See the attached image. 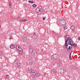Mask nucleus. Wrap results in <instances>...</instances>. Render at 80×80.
Masks as SVG:
<instances>
[{
	"instance_id": "aec40b11",
	"label": "nucleus",
	"mask_w": 80,
	"mask_h": 80,
	"mask_svg": "<svg viewBox=\"0 0 80 80\" xmlns=\"http://www.w3.org/2000/svg\"><path fill=\"white\" fill-rule=\"evenodd\" d=\"M66 48V49H67V50H70V49H71V48H70V46H69L68 48Z\"/></svg>"
},
{
	"instance_id": "ddd939ff",
	"label": "nucleus",
	"mask_w": 80,
	"mask_h": 80,
	"mask_svg": "<svg viewBox=\"0 0 80 80\" xmlns=\"http://www.w3.org/2000/svg\"><path fill=\"white\" fill-rule=\"evenodd\" d=\"M33 59H31L29 60V64L30 65H32V64H33Z\"/></svg>"
},
{
	"instance_id": "7c9ffc66",
	"label": "nucleus",
	"mask_w": 80,
	"mask_h": 80,
	"mask_svg": "<svg viewBox=\"0 0 80 80\" xmlns=\"http://www.w3.org/2000/svg\"><path fill=\"white\" fill-rule=\"evenodd\" d=\"M72 46H71V47L70 46V48H72Z\"/></svg>"
},
{
	"instance_id": "72a5a7b5",
	"label": "nucleus",
	"mask_w": 80,
	"mask_h": 80,
	"mask_svg": "<svg viewBox=\"0 0 80 80\" xmlns=\"http://www.w3.org/2000/svg\"><path fill=\"white\" fill-rule=\"evenodd\" d=\"M17 0V1H20V0Z\"/></svg>"
},
{
	"instance_id": "39448f33",
	"label": "nucleus",
	"mask_w": 80,
	"mask_h": 80,
	"mask_svg": "<svg viewBox=\"0 0 80 80\" xmlns=\"http://www.w3.org/2000/svg\"><path fill=\"white\" fill-rule=\"evenodd\" d=\"M41 9H42V7H39L36 10V12H37L39 14H41L42 13V12H41Z\"/></svg>"
},
{
	"instance_id": "dca6fc26",
	"label": "nucleus",
	"mask_w": 80,
	"mask_h": 80,
	"mask_svg": "<svg viewBox=\"0 0 80 80\" xmlns=\"http://www.w3.org/2000/svg\"><path fill=\"white\" fill-rule=\"evenodd\" d=\"M20 22H27V19H22L20 20Z\"/></svg>"
},
{
	"instance_id": "6e6552de",
	"label": "nucleus",
	"mask_w": 80,
	"mask_h": 80,
	"mask_svg": "<svg viewBox=\"0 0 80 80\" xmlns=\"http://www.w3.org/2000/svg\"><path fill=\"white\" fill-rule=\"evenodd\" d=\"M52 58L54 60H57V59H58V55L57 54H53L52 56Z\"/></svg>"
},
{
	"instance_id": "9d476101",
	"label": "nucleus",
	"mask_w": 80,
	"mask_h": 80,
	"mask_svg": "<svg viewBox=\"0 0 80 80\" xmlns=\"http://www.w3.org/2000/svg\"><path fill=\"white\" fill-rule=\"evenodd\" d=\"M37 35H36L35 33H34L33 36L32 37V38H33V39H37Z\"/></svg>"
},
{
	"instance_id": "cd10ccee",
	"label": "nucleus",
	"mask_w": 80,
	"mask_h": 80,
	"mask_svg": "<svg viewBox=\"0 0 80 80\" xmlns=\"http://www.w3.org/2000/svg\"><path fill=\"white\" fill-rule=\"evenodd\" d=\"M45 18H42V20H45Z\"/></svg>"
},
{
	"instance_id": "4468645a",
	"label": "nucleus",
	"mask_w": 80,
	"mask_h": 80,
	"mask_svg": "<svg viewBox=\"0 0 80 80\" xmlns=\"http://www.w3.org/2000/svg\"><path fill=\"white\" fill-rule=\"evenodd\" d=\"M23 41L24 42H26L27 41V38H23Z\"/></svg>"
},
{
	"instance_id": "f8f14e48",
	"label": "nucleus",
	"mask_w": 80,
	"mask_h": 80,
	"mask_svg": "<svg viewBox=\"0 0 80 80\" xmlns=\"http://www.w3.org/2000/svg\"><path fill=\"white\" fill-rule=\"evenodd\" d=\"M59 73L62 74V73H63L64 72V70L62 69H60L59 70Z\"/></svg>"
},
{
	"instance_id": "20e7f679",
	"label": "nucleus",
	"mask_w": 80,
	"mask_h": 80,
	"mask_svg": "<svg viewBox=\"0 0 80 80\" xmlns=\"http://www.w3.org/2000/svg\"><path fill=\"white\" fill-rule=\"evenodd\" d=\"M59 22L60 26H63L65 25V20L63 19H60Z\"/></svg>"
},
{
	"instance_id": "c85d7f7f",
	"label": "nucleus",
	"mask_w": 80,
	"mask_h": 80,
	"mask_svg": "<svg viewBox=\"0 0 80 80\" xmlns=\"http://www.w3.org/2000/svg\"><path fill=\"white\" fill-rule=\"evenodd\" d=\"M20 18V16H18L17 17V18Z\"/></svg>"
},
{
	"instance_id": "a878e982",
	"label": "nucleus",
	"mask_w": 80,
	"mask_h": 80,
	"mask_svg": "<svg viewBox=\"0 0 80 80\" xmlns=\"http://www.w3.org/2000/svg\"><path fill=\"white\" fill-rule=\"evenodd\" d=\"M78 40H80V36H79L78 37Z\"/></svg>"
},
{
	"instance_id": "473e14b6",
	"label": "nucleus",
	"mask_w": 80,
	"mask_h": 80,
	"mask_svg": "<svg viewBox=\"0 0 80 80\" xmlns=\"http://www.w3.org/2000/svg\"><path fill=\"white\" fill-rule=\"evenodd\" d=\"M0 55H2V53H0Z\"/></svg>"
},
{
	"instance_id": "4be33fe9",
	"label": "nucleus",
	"mask_w": 80,
	"mask_h": 80,
	"mask_svg": "<svg viewBox=\"0 0 80 80\" xmlns=\"http://www.w3.org/2000/svg\"><path fill=\"white\" fill-rule=\"evenodd\" d=\"M28 2L31 3H33V1H28Z\"/></svg>"
},
{
	"instance_id": "9b49d317",
	"label": "nucleus",
	"mask_w": 80,
	"mask_h": 80,
	"mask_svg": "<svg viewBox=\"0 0 80 80\" xmlns=\"http://www.w3.org/2000/svg\"><path fill=\"white\" fill-rule=\"evenodd\" d=\"M71 42H70V43H69V45H70L71 46H73L74 47H77V44L75 43L73 44L71 43Z\"/></svg>"
},
{
	"instance_id": "1a4fd4ad",
	"label": "nucleus",
	"mask_w": 80,
	"mask_h": 80,
	"mask_svg": "<svg viewBox=\"0 0 80 80\" xmlns=\"http://www.w3.org/2000/svg\"><path fill=\"white\" fill-rule=\"evenodd\" d=\"M69 43H68V40H66L65 41V46L66 48H67L68 47H69Z\"/></svg>"
},
{
	"instance_id": "f03ea898",
	"label": "nucleus",
	"mask_w": 80,
	"mask_h": 80,
	"mask_svg": "<svg viewBox=\"0 0 80 80\" xmlns=\"http://www.w3.org/2000/svg\"><path fill=\"white\" fill-rule=\"evenodd\" d=\"M29 72L33 75V76H40V73L35 72L32 70H29Z\"/></svg>"
},
{
	"instance_id": "b1692460",
	"label": "nucleus",
	"mask_w": 80,
	"mask_h": 80,
	"mask_svg": "<svg viewBox=\"0 0 80 80\" xmlns=\"http://www.w3.org/2000/svg\"><path fill=\"white\" fill-rule=\"evenodd\" d=\"M5 78L6 77V78H8V75H6L5 76Z\"/></svg>"
},
{
	"instance_id": "c9c22d12",
	"label": "nucleus",
	"mask_w": 80,
	"mask_h": 80,
	"mask_svg": "<svg viewBox=\"0 0 80 80\" xmlns=\"http://www.w3.org/2000/svg\"><path fill=\"white\" fill-rule=\"evenodd\" d=\"M80 55V54H78V55Z\"/></svg>"
},
{
	"instance_id": "0eeeda50",
	"label": "nucleus",
	"mask_w": 80,
	"mask_h": 80,
	"mask_svg": "<svg viewBox=\"0 0 80 80\" xmlns=\"http://www.w3.org/2000/svg\"><path fill=\"white\" fill-rule=\"evenodd\" d=\"M15 63L16 65H17V68H18L20 67V62H19V61L18 60H16Z\"/></svg>"
},
{
	"instance_id": "6ab92c4d",
	"label": "nucleus",
	"mask_w": 80,
	"mask_h": 80,
	"mask_svg": "<svg viewBox=\"0 0 80 80\" xmlns=\"http://www.w3.org/2000/svg\"><path fill=\"white\" fill-rule=\"evenodd\" d=\"M9 7L10 8H12V3H11L10 2H9Z\"/></svg>"
},
{
	"instance_id": "5701e85b",
	"label": "nucleus",
	"mask_w": 80,
	"mask_h": 80,
	"mask_svg": "<svg viewBox=\"0 0 80 80\" xmlns=\"http://www.w3.org/2000/svg\"><path fill=\"white\" fill-rule=\"evenodd\" d=\"M64 30H66L67 29V26H65L64 27Z\"/></svg>"
},
{
	"instance_id": "7ed1b4c3",
	"label": "nucleus",
	"mask_w": 80,
	"mask_h": 80,
	"mask_svg": "<svg viewBox=\"0 0 80 80\" xmlns=\"http://www.w3.org/2000/svg\"><path fill=\"white\" fill-rule=\"evenodd\" d=\"M70 37L68 35H67L66 36V38H65V40H67L68 42V43H70V42H72V43H73V42H72V39L71 38H69Z\"/></svg>"
},
{
	"instance_id": "2f4dec72",
	"label": "nucleus",
	"mask_w": 80,
	"mask_h": 80,
	"mask_svg": "<svg viewBox=\"0 0 80 80\" xmlns=\"http://www.w3.org/2000/svg\"><path fill=\"white\" fill-rule=\"evenodd\" d=\"M70 58L71 60H72V57H71V58Z\"/></svg>"
},
{
	"instance_id": "423d86ee",
	"label": "nucleus",
	"mask_w": 80,
	"mask_h": 80,
	"mask_svg": "<svg viewBox=\"0 0 80 80\" xmlns=\"http://www.w3.org/2000/svg\"><path fill=\"white\" fill-rule=\"evenodd\" d=\"M20 47L19 46H17L16 48L17 49H18H18H18L19 52V53L21 55H22L23 52V50H22V49L21 48H20Z\"/></svg>"
},
{
	"instance_id": "bb28decb",
	"label": "nucleus",
	"mask_w": 80,
	"mask_h": 80,
	"mask_svg": "<svg viewBox=\"0 0 80 80\" xmlns=\"http://www.w3.org/2000/svg\"><path fill=\"white\" fill-rule=\"evenodd\" d=\"M12 37H10L9 38V39H12Z\"/></svg>"
},
{
	"instance_id": "393cba45",
	"label": "nucleus",
	"mask_w": 80,
	"mask_h": 80,
	"mask_svg": "<svg viewBox=\"0 0 80 80\" xmlns=\"http://www.w3.org/2000/svg\"><path fill=\"white\" fill-rule=\"evenodd\" d=\"M72 57V55H71V53H70L69 54V58Z\"/></svg>"
},
{
	"instance_id": "a211bd4d",
	"label": "nucleus",
	"mask_w": 80,
	"mask_h": 80,
	"mask_svg": "<svg viewBox=\"0 0 80 80\" xmlns=\"http://www.w3.org/2000/svg\"><path fill=\"white\" fill-rule=\"evenodd\" d=\"M52 72L54 73H57V70L56 69H54L52 70Z\"/></svg>"
},
{
	"instance_id": "c756f323",
	"label": "nucleus",
	"mask_w": 80,
	"mask_h": 80,
	"mask_svg": "<svg viewBox=\"0 0 80 80\" xmlns=\"http://www.w3.org/2000/svg\"><path fill=\"white\" fill-rule=\"evenodd\" d=\"M53 66H55V63L53 64Z\"/></svg>"
},
{
	"instance_id": "f257e3e1",
	"label": "nucleus",
	"mask_w": 80,
	"mask_h": 80,
	"mask_svg": "<svg viewBox=\"0 0 80 80\" xmlns=\"http://www.w3.org/2000/svg\"><path fill=\"white\" fill-rule=\"evenodd\" d=\"M29 55H31V56H33V57L37 55V53L36 51L35 50H33L31 48L29 49Z\"/></svg>"
},
{
	"instance_id": "2eb2a0df",
	"label": "nucleus",
	"mask_w": 80,
	"mask_h": 80,
	"mask_svg": "<svg viewBox=\"0 0 80 80\" xmlns=\"http://www.w3.org/2000/svg\"><path fill=\"white\" fill-rule=\"evenodd\" d=\"M71 28L72 30L73 31L75 29V27L74 26H72L71 27Z\"/></svg>"
},
{
	"instance_id": "412c9836",
	"label": "nucleus",
	"mask_w": 80,
	"mask_h": 80,
	"mask_svg": "<svg viewBox=\"0 0 80 80\" xmlns=\"http://www.w3.org/2000/svg\"><path fill=\"white\" fill-rule=\"evenodd\" d=\"M32 7H33V8H35V7H37V5L35 4H33L32 5Z\"/></svg>"
},
{
	"instance_id": "f704fd0d",
	"label": "nucleus",
	"mask_w": 80,
	"mask_h": 80,
	"mask_svg": "<svg viewBox=\"0 0 80 80\" xmlns=\"http://www.w3.org/2000/svg\"><path fill=\"white\" fill-rule=\"evenodd\" d=\"M1 22V21H0V22Z\"/></svg>"
},
{
	"instance_id": "f3484780",
	"label": "nucleus",
	"mask_w": 80,
	"mask_h": 80,
	"mask_svg": "<svg viewBox=\"0 0 80 80\" xmlns=\"http://www.w3.org/2000/svg\"><path fill=\"white\" fill-rule=\"evenodd\" d=\"M11 48H14L15 47V46H14V45H12L10 47Z\"/></svg>"
}]
</instances>
